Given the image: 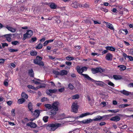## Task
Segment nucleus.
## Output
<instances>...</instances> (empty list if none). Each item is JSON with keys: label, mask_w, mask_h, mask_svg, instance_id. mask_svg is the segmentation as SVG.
I'll use <instances>...</instances> for the list:
<instances>
[{"label": "nucleus", "mask_w": 133, "mask_h": 133, "mask_svg": "<svg viewBox=\"0 0 133 133\" xmlns=\"http://www.w3.org/2000/svg\"><path fill=\"white\" fill-rule=\"evenodd\" d=\"M15 109H12L11 111V115L12 116H15Z\"/></svg>", "instance_id": "47"}, {"label": "nucleus", "mask_w": 133, "mask_h": 133, "mask_svg": "<svg viewBox=\"0 0 133 133\" xmlns=\"http://www.w3.org/2000/svg\"><path fill=\"white\" fill-rule=\"evenodd\" d=\"M59 103L55 102L53 103L52 105L50 104H45L44 105L46 109H51L50 111L48 113L50 115H55L56 113V111L58 110V106Z\"/></svg>", "instance_id": "1"}, {"label": "nucleus", "mask_w": 133, "mask_h": 133, "mask_svg": "<svg viewBox=\"0 0 133 133\" xmlns=\"http://www.w3.org/2000/svg\"><path fill=\"white\" fill-rule=\"evenodd\" d=\"M8 46V44L6 43H2V46L3 47L5 46Z\"/></svg>", "instance_id": "63"}, {"label": "nucleus", "mask_w": 133, "mask_h": 133, "mask_svg": "<svg viewBox=\"0 0 133 133\" xmlns=\"http://www.w3.org/2000/svg\"><path fill=\"white\" fill-rule=\"evenodd\" d=\"M64 88H61L58 89L59 91L60 92H62L63 91H64Z\"/></svg>", "instance_id": "59"}, {"label": "nucleus", "mask_w": 133, "mask_h": 133, "mask_svg": "<svg viewBox=\"0 0 133 133\" xmlns=\"http://www.w3.org/2000/svg\"><path fill=\"white\" fill-rule=\"evenodd\" d=\"M120 120V117L118 116H116L114 117H112L110 119V120L115 121H119Z\"/></svg>", "instance_id": "16"}, {"label": "nucleus", "mask_w": 133, "mask_h": 133, "mask_svg": "<svg viewBox=\"0 0 133 133\" xmlns=\"http://www.w3.org/2000/svg\"><path fill=\"white\" fill-rule=\"evenodd\" d=\"M51 89L47 90L46 91V93L48 95H50L51 94Z\"/></svg>", "instance_id": "48"}, {"label": "nucleus", "mask_w": 133, "mask_h": 133, "mask_svg": "<svg viewBox=\"0 0 133 133\" xmlns=\"http://www.w3.org/2000/svg\"><path fill=\"white\" fill-rule=\"evenodd\" d=\"M45 87V86L44 84H43L42 85H41L39 86H38L36 87V88H37V90L38 89L40 88H44Z\"/></svg>", "instance_id": "44"}, {"label": "nucleus", "mask_w": 133, "mask_h": 133, "mask_svg": "<svg viewBox=\"0 0 133 133\" xmlns=\"http://www.w3.org/2000/svg\"><path fill=\"white\" fill-rule=\"evenodd\" d=\"M87 70V68L85 67L81 68L79 66H78L76 67V70L78 72L79 74H81V75L83 76L82 75L83 74L82 73L84 71H86Z\"/></svg>", "instance_id": "6"}, {"label": "nucleus", "mask_w": 133, "mask_h": 133, "mask_svg": "<svg viewBox=\"0 0 133 133\" xmlns=\"http://www.w3.org/2000/svg\"><path fill=\"white\" fill-rule=\"evenodd\" d=\"M6 38V40L9 42H10L11 41V34H8L4 35Z\"/></svg>", "instance_id": "15"}, {"label": "nucleus", "mask_w": 133, "mask_h": 133, "mask_svg": "<svg viewBox=\"0 0 133 133\" xmlns=\"http://www.w3.org/2000/svg\"><path fill=\"white\" fill-rule=\"evenodd\" d=\"M48 117L47 116L44 117L43 118V119L45 122H47Z\"/></svg>", "instance_id": "45"}, {"label": "nucleus", "mask_w": 133, "mask_h": 133, "mask_svg": "<svg viewBox=\"0 0 133 133\" xmlns=\"http://www.w3.org/2000/svg\"><path fill=\"white\" fill-rule=\"evenodd\" d=\"M129 52L130 54L133 55V49H130L129 51Z\"/></svg>", "instance_id": "60"}, {"label": "nucleus", "mask_w": 133, "mask_h": 133, "mask_svg": "<svg viewBox=\"0 0 133 133\" xmlns=\"http://www.w3.org/2000/svg\"><path fill=\"white\" fill-rule=\"evenodd\" d=\"M37 54V52L35 51H32L30 52V54L32 56H36Z\"/></svg>", "instance_id": "35"}, {"label": "nucleus", "mask_w": 133, "mask_h": 133, "mask_svg": "<svg viewBox=\"0 0 133 133\" xmlns=\"http://www.w3.org/2000/svg\"><path fill=\"white\" fill-rule=\"evenodd\" d=\"M37 40V38L36 37H32L30 42L31 43H33L36 41Z\"/></svg>", "instance_id": "36"}, {"label": "nucleus", "mask_w": 133, "mask_h": 133, "mask_svg": "<svg viewBox=\"0 0 133 133\" xmlns=\"http://www.w3.org/2000/svg\"><path fill=\"white\" fill-rule=\"evenodd\" d=\"M33 82L35 84H42L43 81L39 79H35L32 80Z\"/></svg>", "instance_id": "11"}, {"label": "nucleus", "mask_w": 133, "mask_h": 133, "mask_svg": "<svg viewBox=\"0 0 133 133\" xmlns=\"http://www.w3.org/2000/svg\"><path fill=\"white\" fill-rule=\"evenodd\" d=\"M13 102V101H9L6 102L9 105H11Z\"/></svg>", "instance_id": "51"}, {"label": "nucleus", "mask_w": 133, "mask_h": 133, "mask_svg": "<svg viewBox=\"0 0 133 133\" xmlns=\"http://www.w3.org/2000/svg\"><path fill=\"white\" fill-rule=\"evenodd\" d=\"M34 63L36 64H38L39 65L42 66H43L44 65L43 63L41 61H39L37 60H34Z\"/></svg>", "instance_id": "25"}, {"label": "nucleus", "mask_w": 133, "mask_h": 133, "mask_svg": "<svg viewBox=\"0 0 133 133\" xmlns=\"http://www.w3.org/2000/svg\"><path fill=\"white\" fill-rule=\"evenodd\" d=\"M53 73L55 75H60V72H59L56 70H53Z\"/></svg>", "instance_id": "46"}, {"label": "nucleus", "mask_w": 133, "mask_h": 133, "mask_svg": "<svg viewBox=\"0 0 133 133\" xmlns=\"http://www.w3.org/2000/svg\"><path fill=\"white\" fill-rule=\"evenodd\" d=\"M128 87H133V83H131L128 85Z\"/></svg>", "instance_id": "64"}, {"label": "nucleus", "mask_w": 133, "mask_h": 133, "mask_svg": "<svg viewBox=\"0 0 133 133\" xmlns=\"http://www.w3.org/2000/svg\"><path fill=\"white\" fill-rule=\"evenodd\" d=\"M68 87L69 89L71 90H72L74 88V86L71 83L69 84L68 85Z\"/></svg>", "instance_id": "43"}, {"label": "nucleus", "mask_w": 133, "mask_h": 133, "mask_svg": "<svg viewBox=\"0 0 133 133\" xmlns=\"http://www.w3.org/2000/svg\"><path fill=\"white\" fill-rule=\"evenodd\" d=\"M79 97V95L78 94L72 95L71 96V98L72 99H78Z\"/></svg>", "instance_id": "29"}, {"label": "nucleus", "mask_w": 133, "mask_h": 133, "mask_svg": "<svg viewBox=\"0 0 133 133\" xmlns=\"http://www.w3.org/2000/svg\"><path fill=\"white\" fill-rule=\"evenodd\" d=\"M71 6L74 8H76L78 7H80V5H79V3L76 2H74L71 5Z\"/></svg>", "instance_id": "17"}, {"label": "nucleus", "mask_w": 133, "mask_h": 133, "mask_svg": "<svg viewBox=\"0 0 133 133\" xmlns=\"http://www.w3.org/2000/svg\"><path fill=\"white\" fill-rule=\"evenodd\" d=\"M62 125V124L59 123L50 124L47 126L46 128L48 130L54 131Z\"/></svg>", "instance_id": "2"}, {"label": "nucleus", "mask_w": 133, "mask_h": 133, "mask_svg": "<svg viewBox=\"0 0 133 133\" xmlns=\"http://www.w3.org/2000/svg\"><path fill=\"white\" fill-rule=\"evenodd\" d=\"M8 50L9 51L11 52H16L18 51V49H14L12 48H9Z\"/></svg>", "instance_id": "37"}, {"label": "nucleus", "mask_w": 133, "mask_h": 133, "mask_svg": "<svg viewBox=\"0 0 133 133\" xmlns=\"http://www.w3.org/2000/svg\"><path fill=\"white\" fill-rule=\"evenodd\" d=\"M27 87L29 89H32L35 90H37V88L36 87H34L33 86L31 85H28L27 86Z\"/></svg>", "instance_id": "33"}, {"label": "nucleus", "mask_w": 133, "mask_h": 133, "mask_svg": "<svg viewBox=\"0 0 133 133\" xmlns=\"http://www.w3.org/2000/svg\"><path fill=\"white\" fill-rule=\"evenodd\" d=\"M83 76L88 80L91 81L92 82L96 83V84L99 86H103L104 85V83L102 81H97L89 77L86 74H82Z\"/></svg>", "instance_id": "3"}, {"label": "nucleus", "mask_w": 133, "mask_h": 133, "mask_svg": "<svg viewBox=\"0 0 133 133\" xmlns=\"http://www.w3.org/2000/svg\"><path fill=\"white\" fill-rule=\"evenodd\" d=\"M117 67L119 68V70L121 71H123L126 68V66L123 65H118Z\"/></svg>", "instance_id": "20"}, {"label": "nucleus", "mask_w": 133, "mask_h": 133, "mask_svg": "<svg viewBox=\"0 0 133 133\" xmlns=\"http://www.w3.org/2000/svg\"><path fill=\"white\" fill-rule=\"evenodd\" d=\"M101 10L102 11H104V12H108V10L107 9H105L104 8H101Z\"/></svg>", "instance_id": "56"}, {"label": "nucleus", "mask_w": 133, "mask_h": 133, "mask_svg": "<svg viewBox=\"0 0 133 133\" xmlns=\"http://www.w3.org/2000/svg\"><path fill=\"white\" fill-rule=\"evenodd\" d=\"M48 101V99L45 97H43L41 101L42 102H44L45 101Z\"/></svg>", "instance_id": "53"}, {"label": "nucleus", "mask_w": 133, "mask_h": 133, "mask_svg": "<svg viewBox=\"0 0 133 133\" xmlns=\"http://www.w3.org/2000/svg\"><path fill=\"white\" fill-rule=\"evenodd\" d=\"M42 59V58L41 57L39 56H37L36 58V59L35 60H37L38 61H41Z\"/></svg>", "instance_id": "50"}, {"label": "nucleus", "mask_w": 133, "mask_h": 133, "mask_svg": "<svg viewBox=\"0 0 133 133\" xmlns=\"http://www.w3.org/2000/svg\"><path fill=\"white\" fill-rule=\"evenodd\" d=\"M25 101V99L22 98L19 99L18 101V103L19 104H22Z\"/></svg>", "instance_id": "38"}, {"label": "nucleus", "mask_w": 133, "mask_h": 133, "mask_svg": "<svg viewBox=\"0 0 133 133\" xmlns=\"http://www.w3.org/2000/svg\"><path fill=\"white\" fill-rule=\"evenodd\" d=\"M129 105L128 104H122L119 105L118 107L119 108H124L128 107Z\"/></svg>", "instance_id": "32"}, {"label": "nucleus", "mask_w": 133, "mask_h": 133, "mask_svg": "<svg viewBox=\"0 0 133 133\" xmlns=\"http://www.w3.org/2000/svg\"><path fill=\"white\" fill-rule=\"evenodd\" d=\"M113 77L116 80H120L122 78V76L120 75H114Z\"/></svg>", "instance_id": "21"}, {"label": "nucleus", "mask_w": 133, "mask_h": 133, "mask_svg": "<svg viewBox=\"0 0 133 133\" xmlns=\"http://www.w3.org/2000/svg\"><path fill=\"white\" fill-rule=\"evenodd\" d=\"M65 58L68 61L72 60L74 59V58L69 56L66 57Z\"/></svg>", "instance_id": "42"}, {"label": "nucleus", "mask_w": 133, "mask_h": 133, "mask_svg": "<svg viewBox=\"0 0 133 133\" xmlns=\"http://www.w3.org/2000/svg\"><path fill=\"white\" fill-rule=\"evenodd\" d=\"M92 121V119H84L81 121V122L84 124H88Z\"/></svg>", "instance_id": "13"}, {"label": "nucleus", "mask_w": 133, "mask_h": 133, "mask_svg": "<svg viewBox=\"0 0 133 133\" xmlns=\"http://www.w3.org/2000/svg\"><path fill=\"white\" fill-rule=\"evenodd\" d=\"M73 131H74L73 133H79V130L78 129L75 130Z\"/></svg>", "instance_id": "57"}, {"label": "nucleus", "mask_w": 133, "mask_h": 133, "mask_svg": "<svg viewBox=\"0 0 133 133\" xmlns=\"http://www.w3.org/2000/svg\"><path fill=\"white\" fill-rule=\"evenodd\" d=\"M4 27L7 28L8 30L12 32H14L16 31V29L15 28L9 26L7 25L5 26Z\"/></svg>", "instance_id": "14"}, {"label": "nucleus", "mask_w": 133, "mask_h": 133, "mask_svg": "<svg viewBox=\"0 0 133 133\" xmlns=\"http://www.w3.org/2000/svg\"><path fill=\"white\" fill-rule=\"evenodd\" d=\"M22 97L24 99H27L28 98V95L24 92H22L21 94Z\"/></svg>", "instance_id": "27"}, {"label": "nucleus", "mask_w": 133, "mask_h": 133, "mask_svg": "<svg viewBox=\"0 0 133 133\" xmlns=\"http://www.w3.org/2000/svg\"><path fill=\"white\" fill-rule=\"evenodd\" d=\"M68 72L67 71L65 70H62L60 72V75L63 76L66 75L67 74Z\"/></svg>", "instance_id": "24"}, {"label": "nucleus", "mask_w": 133, "mask_h": 133, "mask_svg": "<svg viewBox=\"0 0 133 133\" xmlns=\"http://www.w3.org/2000/svg\"><path fill=\"white\" fill-rule=\"evenodd\" d=\"M105 48L107 50L112 51H115L116 50L112 46H107Z\"/></svg>", "instance_id": "19"}, {"label": "nucleus", "mask_w": 133, "mask_h": 133, "mask_svg": "<svg viewBox=\"0 0 133 133\" xmlns=\"http://www.w3.org/2000/svg\"><path fill=\"white\" fill-rule=\"evenodd\" d=\"M89 6V4L87 3H85L84 4H83L80 5V7H83L84 8H87Z\"/></svg>", "instance_id": "40"}, {"label": "nucleus", "mask_w": 133, "mask_h": 133, "mask_svg": "<svg viewBox=\"0 0 133 133\" xmlns=\"http://www.w3.org/2000/svg\"><path fill=\"white\" fill-rule=\"evenodd\" d=\"M111 115L110 114L108 115H105L103 116H102V119L103 118L104 119H108V118L110 117Z\"/></svg>", "instance_id": "26"}, {"label": "nucleus", "mask_w": 133, "mask_h": 133, "mask_svg": "<svg viewBox=\"0 0 133 133\" xmlns=\"http://www.w3.org/2000/svg\"><path fill=\"white\" fill-rule=\"evenodd\" d=\"M112 104L113 105H116L117 104V102L115 100H114L113 101Z\"/></svg>", "instance_id": "62"}, {"label": "nucleus", "mask_w": 133, "mask_h": 133, "mask_svg": "<svg viewBox=\"0 0 133 133\" xmlns=\"http://www.w3.org/2000/svg\"><path fill=\"white\" fill-rule=\"evenodd\" d=\"M26 125L33 128H35L37 127V125L35 123L32 122H30L27 123Z\"/></svg>", "instance_id": "10"}, {"label": "nucleus", "mask_w": 133, "mask_h": 133, "mask_svg": "<svg viewBox=\"0 0 133 133\" xmlns=\"http://www.w3.org/2000/svg\"><path fill=\"white\" fill-rule=\"evenodd\" d=\"M121 32L123 33L125 35H127L128 33V31L126 29L122 30Z\"/></svg>", "instance_id": "41"}, {"label": "nucleus", "mask_w": 133, "mask_h": 133, "mask_svg": "<svg viewBox=\"0 0 133 133\" xmlns=\"http://www.w3.org/2000/svg\"><path fill=\"white\" fill-rule=\"evenodd\" d=\"M92 72L95 74L98 72L102 73L105 71L104 69H103L100 68H93L91 69Z\"/></svg>", "instance_id": "5"}, {"label": "nucleus", "mask_w": 133, "mask_h": 133, "mask_svg": "<svg viewBox=\"0 0 133 133\" xmlns=\"http://www.w3.org/2000/svg\"><path fill=\"white\" fill-rule=\"evenodd\" d=\"M5 61V60L3 59H0V64H3L4 63Z\"/></svg>", "instance_id": "58"}, {"label": "nucleus", "mask_w": 133, "mask_h": 133, "mask_svg": "<svg viewBox=\"0 0 133 133\" xmlns=\"http://www.w3.org/2000/svg\"><path fill=\"white\" fill-rule=\"evenodd\" d=\"M127 58H128L130 61H133V57L130 56H127Z\"/></svg>", "instance_id": "55"}, {"label": "nucleus", "mask_w": 133, "mask_h": 133, "mask_svg": "<svg viewBox=\"0 0 133 133\" xmlns=\"http://www.w3.org/2000/svg\"><path fill=\"white\" fill-rule=\"evenodd\" d=\"M112 55L110 53H109L106 54L105 59L107 60L111 61L112 60Z\"/></svg>", "instance_id": "9"}, {"label": "nucleus", "mask_w": 133, "mask_h": 133, "mask_svg": "<svg viewBox=\"0 0 133 133\" xmlns=\"http://www.w3.org/2000/svg\"><path fill=\"white\" fill-rule=\"evenodd\" d=\"M107 81L108 84L109 85L113 87H114V84L112 82L108 80Z\"/></svg>", "instance_id": "39"}, {"label": "nucleus", "mask_w": 133, "mask_h": 133, "mask_svg": "<svg viewBox=\"0 0 133 133\" xmlns=\"http://www.w3.org/2000/svg\"><path fill=\"white\" fill-rule=\"evenodd\" d=\"M105 23L106 24L107 27L109 28L112 30L114 29L113 26L111 24L106 22H105Z\"/></svg>", "instance_id": "18"}, {"label": "nucleus", "mask_w": 133, "mask_h": 133, "mask_svg": "<svg viewBox=\"0 0 133 133\" xmlns=\"http://www.w3.org/2000/svg\"><path fill=\"white\" fill-rule=\"evenodd\" d=\"M50 6L51 9H56V5L54 3H51L50 5Z\"/></svg>", "instance_id": "34"}, {"label": "nucleus", "mask_w": 133, "mask_h": 133, "mask_svg": "<svg viewBox=\"0 0 133 133\" xmlns=\"http://www.w3.org/2000/svg\"><path fill=\"white\" fill-rule=\"evenodd\" d=\"M102 116H101L99 115L97 116L93 119H92V121H100L102 119Z\"/></svg>", "instance_id": "22"}, {"label": "nucleus", "mask_w": 133, "mask_h": 133, "mask_svg": "<svg viewBox=\"0 0 133 133\" xmlns=\"http://www.w3.org/2000/svg\"><path fill=\"white\" fill-rule=\"evenodd\" d=\"M66 64L68 65H70L71 64V63L69 62H66L65 63Z\"/></svg>", "instance_id": "61"}, {"label": "nucleus", "mask_w": 133, "mask_h": 133, "mask_svg": "<svg viewBox=\"0 0 133 133\" xmlns=\"http://www.w3.org/2000/svg\"><path fill=\"white\" fill-rule=\"evenodd\" d=\"M29 74L30 76L31 77L33 76L34 73L33 70L31 69L29 70Z\"/></svg>", "instance_id": "30"}, {"label": "nucleus", "mask_w": 133, "mask_h": 133, "mask_svg": "<svg viewBox=\"0 0 133 133\" xmlns=\"http://www.w3.org/2000/svg\"><path fill=\"white\" fill-rule=\"evenodd\" d=\"M78 106L77 103H74L71 106L72 111L75 113H77L78 111Z\"/></svg>", "instance_id": "7"}, {"label": "nucleus", "mask_w": 133, "mask_h": 133, "mask_svg": "<svg viewBox=\"0 0 133 133\" xmlns=\"http://www.w3.org/2000/svg\"><path fill=\"white\" fill-rule=\"evenodd\" d=\"M43 45L42 44L40 43L37 46H36L35 48L36 49H41Z\"/></svg>", "instance_id": "31"}, {"label": "nucleus", "mask_w": 133, "mask_h": 133, "mask_svg": "<svg viewBox=\"0 0 133 133\" xmlns=\"http://www.w3.org/2000/svg\"><path fill=\"white\" fill-rule=\"evenodd\" d=\"M51 94L54 93L56 92L57 91V90L55 89H51Z\"/></svg>", "instance_id": "52"}, {"label": "nucleus", "mask_w": 133, "mask_h": 133, "mask_svg": "<svg viewBox=\"0 0 133 133\" xmlns=\"http://www.w3.org/2000/svg\"><path fill=\"white\" fill-rule=\"evenodd\" d=\"M28 107L30 111L31 112H32V111L33 110V109L32 108V104L31 103H29L28 104Z\"/></svg>", "instance_id": "28"}, {"label": "nucleus", "mask_w": 133, "mask_h": 133, "mask_svg": "<svg viewBox=\"0 0 133 133\" xmlns=\"http://www.w3.org/2000/svg\"><path fill=\"white\" fill-rule=\"evenodd\" d=\"M96 112H97L96 111H95L94 112L92 113H89V112L85 113L80 115L79 116L77 117H76V118L77 119H78L79 118H83L84 117L86 116H88L89 115H91L93 114H94Z\"/></svg>", "instance_id": "8"}, {"label": "nucleus", "mask_w": 133, "mask_h": 133, "mask_svg": "<svg viewBox=\"0 0 133 133\" xmlns=\"http://www.w3.org/2000/svg\"><path fill=\"white\" fill-rule=\"evenodd\" d=\"M33 34V32L31 30H28L26 33L23 35V40H25L26 38H29L31 37Z\"/></svg>", "instance_id": "4"}, {"label": "nucleus", "mask_w": 133, "mask_h": 133, "mask_svg": "<svg viewBox=\"0 0 133 133\" xmlns=\"http://www.w3.org/2000/svg\"><path fill=\"white\" fill-rule=\"evenodd\" d=\"M11 43L12 44L16 45L18 43H19V42L17 41H15L12 42Z\"/></svg>", "instance_id": "49"}, {"label": "nucleus", "mask_w": 133, "mask_h": 133, "mask_svg": "<svg viewBox=\"0 0 133 133\" xmlns=\"http://www.w3.org/2000/svg\"><path fill=\"white\" fill-rule=\"evenodd\" d=\"M31 112L32 114H33V115L35 116L36 117H37L40 114V111L36 110H35L34 112H33V111H32V112Z\"/></svg>", "instance_id": "23"}, {"label": "nucleus", "mask_w": 133, "mask_h": 133, "mask_svg": "<svg viewBox=\"0 0 133 133\" xmlns=\"http://www.w3.org/2000/svg\"><path fill=\"white\" fill-rule=\"evenodd\" d=\"M120 92L124 95L127 96H128L130 95H132V94L131 92L126 91L124 90H121Z\"/></svg>", "instance_id": "12"}, {"label": "nucleus", "mask_w": 133, "mask_h": 133, "mask_svg": "<svg viewBox=\"0 0 133 133\" xmlns=\"http://www.w3.org/2000/svg\"><path fill=\"white\" fill-rule=\"evenodd\" d=\"M108 111L109 112H111L116 113V112H118L119 111V110H117V111H115L114 110H108Z\"/></svg>", "instance_id": "54"}]
</instances>
